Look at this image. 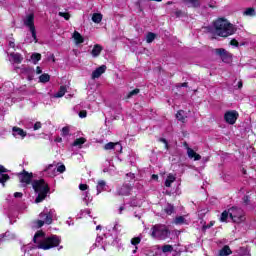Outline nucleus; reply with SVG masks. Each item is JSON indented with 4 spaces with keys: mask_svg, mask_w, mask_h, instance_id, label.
I'll return each mask as SVG.
<instances>
[{
    "mask_svg": "<svg viewBox=\"0 0 256 256\" xmlns=\"http://www.w3.org/2000/svg\"><path fill=\"white\" fill-rule=\"evenodd\" d=\"M216 54L222 58L223 55H227V50H225L223 48L216 49Z\"/></svg>",
    "mask_w": 256,
    "mask_h": 256,
    "instance_id": "obj_40",
    "label": "nucleus"
},
{
    "mask_svg": "<svg viewBox=\"0 0 256 256\" xmlns=\"http://www.w3.org/2000/svg\"><path fill=\"white\" fill-rule=\"evenodd\" d=\"M173 256H181V251H174Z\"/></svg>",
    "mask_w": 256,
    "mask_h": 256,
    "instance_id": "obj_58",
    "label": "nucleus"
},
{
    "mask_svg": "<svg viewBox=\"0 0 256 256\" xmlns=\"http://www.w3.org/2000/svg\"><path fill=\"white\" fill-rule=\"evenodd\" d=\"M139 93H141V90L139 88H136L126 95V99H133V97L139 95Z\"/></svg>",
    "mask_w": 256,
    "mask_h": 256,
    "instance_id": "obj_22",
    "label": "nucleus"
},
{
    "mask_svg": "<svg viewBox=\"0 0 256 256\" xmlns=\"http://www.w3.org/2000/svg\"><path fill=\"white\" fill-rule=\"evenodd\" d=\"M79 117L81 119H85V117H87V111L86 110H82L79 112Z\"/></svg>",
    "mask_w": 256,
    "mask_h": 256,
    "instance_id": "obj_46",
    "label": "nucleus"
},
{
    "mask_svg": "<svg viewBox=\"0 0 256 256\" xmlns=\"http://www.w3.org/2000/svg\"><path fill=\"white\" fill-rule=\"evenodd\" d=\"M85 138H78L73 142L74 147H81L85 143Z\"/></svg>",
    "mask_w": 256,
    "mask_h": 256,
    "instance_id": "obj_31",
    "label": "nucleus"
},
{
    "mask_svg": "<svg viewBox=\"0 0 256 256\" xmlns=\"http://www.w3.org/2000/svg\"><path fill=\"white\" fill-rule=\"evenodd\" d=\"M43 220H37L35 223L37 229H40V227H43V225H45V218H41Z\"/></svg>",
    "mask_w": 256,
    "mask_h": 256,
    "instance_id": "obj_41",
    "label": "nucleus"
},
{
    "mask_svg": "<svg viewBox=\"0 0 256 256\" xmlns=\"http://www.w3.org/2000/svg\"><path fill=\"white\" fill-rule=\"evenodd\" d=\"M237 117H239V114L235 110L228 111L224 114V119L229 125H235Z\"/></svg>",
    "mask_w": 256,
    "mask_h": 256,
    "instance_id": "obj_7",
    "label": "nucleus"
},
{
    "mask_svg": "<svg viewBox=\"0 0 256 256\" xmlns=\"http://www.w3.org/2000/svg\"><path fill=\"white\" fill-rule=\"evenodd\" d=\"M221 59H222V61H228V59H231V53L226 52V54L223 55V57Z\"/></svg>",
    "mask_w": 256,
    "mask_h": 256,
    "instance_id": "obj_43",
    "label": "nucleus"
},
{
    "mask_svg": "<svg viewBox=\"0 0 256 256\" xmlns=\"http://www.w3.org/2000/svg\"><path fill=\"white\" fill-rule=\"evenodd\" d=\"M244 15H246L247 17H255L256 11L254 10V8H247L244 11Z\"/></svg>",
    "mask_w": 256,
    "mask_h": 256,
    "instance_id": "obj_27",
    "label": "nucleus"
},
{
    "mask_svg": "<svg viewBox=\"0 0 256 256\" xmlns=\"http://www.w3.org/2000/svg\"><path fill=\"white\" fill-rule=\"evenodd\" d=\"M70 131H71V129L69 128V126L63 127L62 128V137H67L69 135Z\"/></svg>",
    "mask_w": 256,
    "mask_h": 256,
    "instance_id": "obj_38",
    "label": "nucleus"
},
{
    "mask_svg": "<svg viewBox=\"0 0 256 256\" xmlns=\"http://www.w3.org/2000/svg\"><path fill=\"white\" fill-rule=\"evenodd\" d=\"M236 31L237 28L226 19L220 18L214 22V33L218 37H229L234 35Z\"/></svg>",
    "mask_w": 256,
    "mask_h": 256,
    "instance_id": "obj_2",
    "label": "nucleus"
},
{
    "mask_svg": "<svg viewBox=\"0 0 256 256\" xmlns=\"http://www.w3.org/2000/svg\"><path fill=\"white\" fill-rule=\"evenodd\" d=\"M65 93H67V87L61 86L59 91L54 95V97L56 98L63 97Z\"/></svg>",
    "mask_w": 256,
    "mask_h": 256,
    "instance_id": "obj_25",
    "label": "nucleus"
},
{
    "mask_svg": "<svg viewBox=\"0 0 256 256\" xmlns=\"http://www.w3.org/2000/svg\"><path fill=\"white\" fill-rule=\"evenodd\" d=\"M186 149H187V155H188L189 159H194V161H201V155L197 154L189 146H187Z\"/></svg>",
    "mask_w": 256,
    "mask_h": 256,
    "instance_id": "obj_13",
    "label": "nucleus"
},
{
    "mask_svg": "<svg viewBox=\"0 0 256 256\" xmlns=\"http://www.w3.org/2000/svg\"><path fill=\"white\" fill-rule=\"evenodd\" d=\"M5 241V235L0 234V243H3Z\"/></svg>",
    "mask_w": 256,
    "mask_h": 256,
    "instance_id": "obj_57",
    "label": "nucleus"
},
{
    "mask_svg": "<svg viewBox=\"0 0 256 256\" xmlns=\"http://www.w3.org/2000/svg\"><path fill=\"white\" fill-rule=\"evenodd\" d=\"M51 79V76H49V74H42L40 77H39V80H40V83H49Z\"/></svg>",
    "mask_w": 256,
    "mask_h": 256,
    "instance_id": "obj_26",
    "label": "nucleus"
},
{
    "mask_svg": "<svg viewBox=\"0 0 256 256\" xmlns=\"http://www.w3.org/2000/svg\"><path fill=\"white\" fill-rule=\"evenodd\" d=\"M14 197H15L16 199H21V197H23V193H21V192H15V193H14Z\"/></svg>",
    "mask_w": 256,
    "mask_h": 256,
    "instance_id": "obj_51",
    "label": "nucleus"
},
{
    "mask_svg": "<svg viewBox=\"0 0 256 256\" xmlns=\"http://www.w3.org/2000/svg\"><path fill=\"white\" fill-rule=\"evenodd\" d=\"M79 189L80 191H87V189H89V186L87 184H80Z\"/></svg>",
    "mask_w": 256,
    "mask_h": 256,
    "instance_id": "obj_47",
    "label": "nucleus"
},
{
    "mask_svg": "<svg viewBox=\"0 0 256 256\" xmlns=\"http://www.w3.org/2000/svg\"><path fill=\"white\" fill-rule=\"evenodd\" d=\"M123 211H125V207L121 206V207L119 208V214L121 215V214L123 213Z\"/></svg>",
    "mask_w": 256,
    "mask_h": 256,
    "instance_id": "obj_59",
    "label": "nucleus"
},
{
    "mask_svg": "<svg viewBox=\"0 0 256 256\" xmlns=\"http://www.w3.org/2000/svg\"><path fill=\"white\" fill-rule=\"evenodd\" d=\"M25 71L28 74V81H33V68H26Z\"/></svg>",
    "mask_w": 256,
    "mask_h": 256,
    "instance_id": "obj_35",
    "label": "nucleus"
},
{
    "mask_svg": "<svg viewBox=\"0 0 256 256\" xmlns=\"http://www.w3.org/2000/svg\"><path fill=\"white\" fill-rule=\"evenodd\" d=\"M164 211L167 213V215H172L173 211H175V207H173L171 204H168Z\"/></svg>",
    "mask_w": 256,
    "mask_h": 256,
    "instance_id": "obj_33",
    "label": "nucleus"
},
{
    "mask_svg": "<svg viewBox=\"0 0 256 256\" xmlns=\"http://www.w3.org/2000/svg\"><path fill=\"white\" fill-rule=\"evenodd\" d=\"M101 241H103V239L101 237H98L96 239V243L92 246V249H95V247H99V243H101Z\"/></svg>",
    "mask_w": 256,
    "mask_h": 256,
    "instance_id": "obj_48",
    "label": "nucleus"
},
{
    "mask_svg": "<svg viewBox=\"0 0 256 256\" xmlns=\"http://www.w3.org/2000/svg\"><path fill=\"white\" fill-rule=\"evenodd\" d=\"M99 229H101V225H98V226L96 227V231H99Z\"/></svg>",
    "mask_w": 256,
    "mask_h": 256,
    "instance_id": "obj_63",
    "label": "nucleus"
},
{
    "mask_svg": "<svg viewBox=\"0 0 256 256\" xmlns=\"http://www.w3.org/2000/svg\"><path fill=\"white\" fill-rule=\"evenodd\" d=\"M152 179H153V181H157L159 179V176L156 174H153Z\"/></svg>",
    "mask_w": 256,
    "mask_h": 256,
    "instance_id": "obj_56",
    "label": "nucleus"
},
{
    "mask_svg": "<svg viewBox=\"0 0 256 256\" xmlns=\"http://www.w3.org/2000/svg\"><path fill=\"white\" fill-rule=\"evenodd\" d=\"M228 218H229V209L222 212L220 217L221 223H225Z\"/></svg>",
    "mask_w": 256,
    "mask_h": 256,
    "instance_id": "obj_30",
    "label": "nucleus"
},
{
    "mask_svg": "<svg viewBox=\"0 0 256 256\" xmlns=\"http://www.w3.org/2000/svg\"><path fill=\"white\" fill-rule=\"evenodd\" d=\"M241 87H243V82L239 81L238 82V88L241 89Z\"/></svg>",
    "mask_w": 256,
    "mask_h": 256,
    "instance_id": "obj_61",
    "label": "nucleus"
},
{
    "mask_svg": "<svg viewBox=\"0 0 256 256\" xmlns=\"http://www.w3.org/2000/svg\"><path fill=\"white\" fill-rule=\"evenodd\" d=\"M139 243H141V237H134L131 239V245H134L135 247H137Z\"/></svg>",
    "mask_w": 256,
    "mask_h": 256,
    "instance_id": "obj_37",
    "label": "nucleus"
},
{
    "mask_svg": "<svg viewBox=\"0 0 256 256\" xmlns=\"http://www.w3.org/2000/svg\"><path fill=\"white\" fill-rule=\"evenodd\" d=\"M182 87H187V83H182Z\"/></svg>",
    "mask_w": 256,
    "mask_h": 256,
    "instance_id": "obj_64",
    "label": "nucleus"
},
{
    "mask_svg": "<svg viewBox=\"0 0 256 256\" xmlns=\"http://www.w3.org/2000/svg\"><path fill=\"white\" fill-rule=\"evenodd\" d=\"M24 25L30 29L33 40L37 43V32L35 31V15L29 14L24 19Z\"/></svg>",
    "mask_w": 256,
    "mask_h": 256,
    "instance_id": "obj_6",
    "label": "nucleus"
},
{
    "mask_svg": "<svg viewBox=\"0 0 256 256\" xmlns=\"http://www.w3.org/2000/svg\"><path fill=\"white\" fill-rule=\"evenodd\" d=\"M171 183H175V176L173 174H169L166 181H165V186L166 187H171Z\"/></svg>",
    "mask_w": 256,
    "mask_h": 256,
    "instance_id": "obj_24",
    "label": "nucleus"
},
{
    "mask_svg": "<svg viewBox=\"0 0 256 256\" xmlns=\"http://www.w3.org/2000/svg\"><path fill=\"white\" fill-rule=\"evenodd\" d=\"M161 141H162V143H165L166 148H167V147H169V145L167 144V140H165V139H161Z\"/></svg>",
    "mask_w": 256,
    "mask_h": 256,
    "instance_id": "obj_62",
    "label": "nucleus"
},
{
    "mask_svg": "<svg viewBox=\"0 0 256 256\" xmlns=\"http://www.w3.org/2000/svg\"><path fill=\"white\" fill-rule=\"evenodd\" d=\"M229 217L233 223H243L245 221V212L238 207L229 208Z\"/></svg>",
    "mask_w": 256,
    "mask_h": 256,
    "instance_id": "obj_5",
    "label": "nucleus"
},
{
    "mask_svg": "<svg viewBox=\"0 0 256 256\" xmlns=\"http://www.w3.org/2000/svg\"><path fill=\"white\" fill-rule=\"evenodd\" d=\"M170 235L171 230L163 224H156L151 228V237L157 241H165L169 239Z\"/></svg>",
    "mask_w": 256,
    "mask_h": 256,
    "instance_id": "obj_4",
    "label": "nucleus"
},
{
    "mask_svg": "<svg viewBox=\"0 0 256 256\" xmlns=\"http://www.w3.org/2000/svg\"><path fill=\"white\" fill-rule=\"evenodd\" d=\"M175 225H185L187 224V220L183 216H178L174 220Z\"/></svg>",
    "mask_w": 256,
    "mask_h": 256,
    "instance_id": "obj_23",
    "label": "nucleus"
},
{
    "mask_svg": "<svg viewBox=\"0 0 256 256\" xmlns=\"http://www.w3.org/2000/svg\"><path fill=\"white\" fill-rule=\"evenodd\" d=\"M33 241L34 243H37L38 249H44V251L57 247L61 242L57 236L45 238V234L43 232H37L34 235Z\"/></svg>",
    "mask_w": 256,
    "mask_h": 256,
    "instance_id": "obj_1",
    "label": "nucleus"
},
{
    "mask_svg": "<svg viewBox=\"0 0 256 256\" xmlns=\"http://www.w3.org/2000/svg\"><path fill=\"white\" fill-rule=\"evenodd\" d=\"M105 151H111L113 149L114 151H117V153H121L123 151V146H121V143L119 142H109L104 146Z\"/></svg>",
    "mask_w": 256,
    "mask_h": 256,
    "instance_id": "obj_9",
    "label": "nucleus"
},
{
    "mask_svg": "<svg viewBox=\"0 0 256 256\" xmlns=\"http://www.w3.org/2000/svg\"><path fill=\"white\" fill-rule=\"evenodd\" d=\"M62 141H63V138H61L59 136L55 138L56 143H61Z\"/></svg>",
    "mask_w": 256,
    "mask_h": 256,
    "instance_id": "obj_55",
    "label": "nucleus"
},
{
    "mask_svg": "<svg viewBox=\"0 0 256 256\" xmlns=\"http://www.w3.org/2000/svg\"><path fill=\"white\" fill-rule=\"evenodd\" d=\"M10 57L12 59V63L19 64L23 62V56L19 53L13 52L10 54Z\"/></svg>",
    "mask_w": 256,
    "mask_h": 256,
    "instance_id": "obj_17",
    "label": "nucleus"
},
{
    "mask_svg": "<svg viewBox=\"0 0 256 256\" xmlns=\"http://www.w3.org/2000/svg\"><path fill=\"white\" fill-rule=\"evenodd\" d=\"M183 2L188 7H194V8L201 7V2L199 0H183Z\"/></svg>",
    "mask_w": 256,
    "mask_h": 256,
    "instance_id": "obj_18",
    "label": "nucleus"
},
{
    "mask_svg": "<svg viewBox=\"0 0 256 256\" xmlns=\"http://www.w3.org/2000/svg\"><path fill=\"white\" fill-rule=\"evenodd\" d=\"M31 59H32V61H34L35 65H36V63L38 61H41V54L34 53V54H32Z\"/></svg>",
    "mask_w": 256,
    "mask_h": 256,
    "instance_id": "obj_36",
    "label": "nucleus"
},
{
    "mask_svg": "<svg viewBox=\"0 0 256 256\" xmlns=\"http://www.w3.org/2000/svg\"><path fill=\"white\" fill-rule=\"evenodd\" d=\"M73 39H74V41H75V43H76V45H80V43H83L84 41H85V38H83L82 36H81V33H79L78 31H75L74 33H73Z\"/></svg>",
    "mask_w": 256,
    "mask_h": 256,
    "instance_id": "obj_19",
    "label": "nucleus"
},
{
    "mask_svg": "<svg viewBox=\"0 0 256 256\" xmlns=\"http://www.w3.org/2000/svg\"><path fill=\"white\" fill-rule=\"evenodd\" d=\"M52 167H53V164H50L44 171H50Z\"/></svg>",
    "mask_w": 256,
    "mask_h": 256,
    "instance_id": "obj_60",
    "label": "nucleus"
},
{
    "mask_svg": "<svg viewBox=\"0 0 256 256\" xmlns=\"http://www.w3.org/2000/svg\"><path fill=\"white\" fill-rule=\"evenodd\" d=\"M1 173H7V169L3 166H0V183L5 187V183L9 181V176Z\"/></svg>",
    "mask_w": 256,
    "mask_h": 256,
    "instance_id": "obj_14",
    "label": "nucleus"
},
{
    "mask_svg": "<svg viewBox=\"0 0 256 256\" xmlns=\"http://www.w3.org/2000/svg\"><path fill=\"white\" fill-rule=\"evenodd\" d=\"M129 193H131V187L127 184L117 190V195H129Z\"/></svg>",
    "mask_w": 256,
    "mask_h": 256,
    "instance_id": "obj_15",
    "label": "nucleus"
},
{
    "mask_svg": "<svg viewBox=\"0 0 256 256\" xmlns=\"http://www.w3.org/2000/svg\"><path fill=\"white\" fill-rule=\"evenodd\" d=\"M157 37V35H155V33L149 32L146 35V42L147 43H153V41H155V38Z\"/></svg>",
    "mask_w": 256,
    "mask_h": 256,
    "instance_id": "obj_29",
    "label": "nucleus"
},
{
    "mask_svg": "<svg viewBox=\"0 0 256 256\" xmlns=\"http://www.w3.org/2000/svg\"><path fill=\"white\" fill-rule=\"evenodd\" d=\"M102 20H103V15H101L99 13H94L93 14V16H92L93 23H99Z\"/></svg>",
    "mask_w": 256,
    "mask_h": 256,
    "instance_id": "obj_28",
    "label": "nucleus"
},
{
    "mask_svg": "<svg viewBox=\"0 0 256 256\" xmlns=\"http://www.w3.org/2000/svg\"><path fill=\"white\" fill-rule=\"evenodd\" d=\"M41 127H42L41 122H36V123L34 124L33 129H34V131H39V129H41Z\"/></svg>",
    "mask_w": 256,
    "mask_h": 256,
    "instance_id": "obj_44",
    "label": "nucleus"
},
{
    "mask_svg": "<svg viewBox=\"0 0 256 256\" xmlns=\"http://www.w3.org/2000/svg\"><path fill=\"white\" fill-rule=\"evenodd\" d=\"M12 135L13 137H21L22 139H25V137H27V132H25L23 129L17 127V126H14L12 128Z\"/></svg>",
    "mask_w": 256,
    "mask_h": 256,
    "instance_id": "obj_10",
    "label": "nucleus"
},
{
    "mask_svg": "<svg viewBox=\"0 0 256 256\" xmlns=\"http://www.w3.org/2000/svg\"><path fill=\"white\" fill-rule=\"evenodd\" d=\"M58 15H59V17H64V19H66V21H69V19L71 17L69 15V13H65V12H59Z\"/></svg>",
    "mask_w": 256,
    "mask_h": 256,
    "instance_id": "obj_42",
    "label": "nucleus"
},
{
    "mask_svg": "<svg viewBox=\"0 0 256 256\" xmlns=\"http://www.w3.org/2000/svg\"><path fill=\"white\" fill-rule=\"evenodd\" d=\"M174 13L176 17H181V15H183V12L181 10H176Z\"/></svg>",
    "mask_w": 256,
    "mask_h": 256,
    "instance_id": "obj_52",
    "label": "nucleus"
},
{
    "mask_svg": "<svg viewBox=\"0 0 256 256\" xmlns=\"http://www.w3.org/2000/svg\"><path fill=\"white\" fill-rule=\"evenodd\" d=\"M9 47H11L12 49H15V42L9 41Z\"/></svg>",
    "mask_w": 256,
    "mask_h": 256,
    "instance_id": "obj_54",
    "label": "nucleus"
},
{
    "mask_svg": "<svg viewBox=\"0 0 256 256\" xmlns=\"http://www.w3.org/2000/svg\"><path fill=\"white\" fill-rule=\"evenodd\" d=\"M162 251L164 253H171V251H173V246L166 244V245L162 246Z\"/></svg>",
    "mask_w": 256,
    "mask_h": 256,
    "instance_id": "obj_34",
    "label": "nucleus"
},
{
    "mask_svg": "<svg viewBox=\"0 0 256 256\" xmlns=\"http://www.w3.org/2000/svg\"><path fill=\"white\" fill-rule=\"evenodd\" d=\"M216 54L222 58L223 55H227V50H225L223 48L216 49Z\"/></svg>",
    "mask_w": 256,
    "mask_h": 256,
    "instance_id": "obj_39",
    "label": "nucleus"
},
{
    "mask_svg": "<svg viewBox=\"0 0 256 256\" xmlns=\"http://www.w3.org/2000/svg\"><path fill=\"white\" fill-rule=\"evenodd\" d=\"M36 73H37V75H41V73H43V70H41V67H37L36 68Z\"/></svg>",
    "mask_w": 256,
    "mask_h": 256,
    "instance_id": "obj_53",
    "label": "nucleus"
},
{
    "mask_svg": "<svg viewBox=\"0 0 256 256\" xmlns=\"http://www.w3.org/2000/svg\"><path fill=\"white\" fill-rule=\"evenodd\" d=\"M230 45H232L233 47H239V42L235 39H232L230 41Z\"/></svg>",
    "mask_w": 256,
    "mask_h": 256,
    "instance_id": "obj_50",
    "label": "nucleus"
},
{
    "mask_svg": "<svg viewBox=\"0 0 256 256\" xmlns=\"http://www.w3.org/2000/svg\"><path fill=\"white\" fill-rule=\"evenodd\" d=\"M101 51H103V46L96 44L94 45L92 51H91V55L92 57H99V55H101Z\"/></svg>",
    "mask_w": 256,
    "mask_h": 256,
    "instance_id": "obj_16",
    "label": "nucleus"
},
{
    "mask_svg": "<svg viewBox=\"0 0 256 256\" xmlns=\"http://www.w3.org/2000/svg\"><path fill=\"white\" fill-rule=\"evenodd\" d=\"M58 173H65V165H60L57 168Z\"/></svg>",
    "mask_w": 256,
    "mask_h": 256,
    "instance_id": "obj_49",
    "label": "nucleus"
},
{
    "mask_svg": "<svg viewBox=\"0 0 256 256\" xmlns=\"http://www.w3.org/2000/svg\"><path fill=\"white\" fill-rule=\"evenodd\" d=\"M21 183H25L26 185H29L31 183V179H33V175L28 172H23L19 174Z\"/></svg>",
    "mask_w": 256,
    "mask_h": 256,
    "instance_id": "obj_12",
    "label": "nucleus"
},
{
    "mask_svg": "<svg viewBox=\"0 0 256 256\" xmlns=\"http://www.w3.org/2000/svg\"><path fill=\"white\" fill-rule=\"evenodd\" d=\"M105 71H107V66L102 65L100 67H98L96 70H94L92 72V79H99V77H101V75H103V73H105Z\"/></svg>",
    "mask_w": 256,
    "mask_h": 256,
    "instance_id": "obj_11",
    "label": "nucleus"
},
{
    "mask_svg": "<svg viewBox=\"0 0 256 256\" xmlns=\"http://www.w3.org/2000/svg\"><path fill=\"white\" fill-rule=\"evenodd\" d=\"M32 187L35 193L38 194V196L35 199V203H41V201H44V199L47 197V193L51 191V189L49 188V184L45 182L43 179L34 180L32 182Z\"/></svg>",
    "mask_w": 256,
    "mask_h": 256,
    "instance_id": "obj_3",
    "label": "nucleus"
},
{
    "mask_svg": "<svg viewBox=\"0 0 256 256\" xmlns=\"http://www.w3.org/2000/svg\"><path fill=\"white\" fill-rule=\"evenodd\" d=\"M213 225H215V221H211L209 224L204 225V226H203V229H204V230H206V229H211V227H213Z\"/></svg>",
    "mask_w": 256,
    "mask_h": 256,
    "instance_id": "obj_45",
    "label": "nucleus"
},
{
    "mask_svg": "<svg viewBox=\"0 0 256 256\" xmlns=\"http://www.w3.org/2000/svg\"><path fill=\"white\" fill-rule=\"evenodd\" d=\"M231 248H229V246H224L220 252H219V256H229L231 255Z\"/></svg>",
    "mask_w": 256,
    "mask_h": 256,
    "instance_id": "obj_21",
    "label": "nucleus"
},
{
    "mask_svg": "<svg viewBox=\"0 0 256 256\" xmlns=\"http://www.w3.org/2000/svg\"><path fill=\"white\" fill-rule=\"evenodd\" d=\"M185 112L183 110H179L176 114V118L178 119V121H182V123L185 121V116H184Z\"/></svg>",
    "mask_w": 256,
    "mask_h": 256,
    "instance_id": "obj_32",
    "label": "nucleus"
},
{
    "mask_svg": "<svg viewBox=\"0 0 256 256\" xmlns=\"http://www.w3.org/2000/svg\"><path fill=\"white\" fill-rule=\"evenodd\" d=\"M107 186V183L104 180L98 181L97 184V194L102 193V191H105V187Z\"/></svg>",
    "mask_w": 256,
    "mask_h": 256,
    "instance_id": "obj_20",
    "label": "nucleus"
},
{
    "mask_svg": "<svg viewBox=\"0 0 256 256\" xmlns=\"http://www.w3.org/2000/svg\"><path fill=\"white\" fill-rule=\"evenodd\" d=\"M40 219H45L46 225H51L53 223V217H55V210H50L49 212H42L39 215Z\"/></svg>",
    "mask_w": 256,
    "mask_h": 256,
    "instance_id": "obj_8",
    "label": "nucleus"
}]
</instances>
